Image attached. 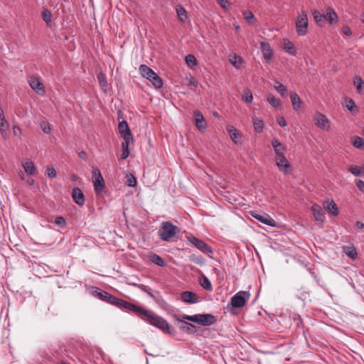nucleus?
<instances>
[{
    "label": "nucleus",
    "mask_w": 364,
    "mask_h": 364,
    "mask_svg": "<svg viewBox=\"0 0 364 364\" xmlns=\"http://www.w3.org/2000/svg\"><path fill=\"white\" fill-rule=\"evenodd\" d=\"M200 285L206 290H212L213 289L210 281L204 275L202 276L200 279Z\"/></svg>",
    "instance_id": "58836bf2"
},
{
    "label": "nucleus",
    "mask_w": 364,
    "mask_h": 364,
    "mask_svg": "<svg viewBox=\"0 0 364 364\" xmlns=\"http://www.w3.org/2000/svg\"><path fill=\"white\" fill-rule=\"evenodd\" d=\"M230 63L237 69L240 68L239 64H241L243 63V60L241 57L234 55L230 58Z\"/></svg>",
    "instance_id": "e433bc0d"
},
{
    "label": "nucleus",
    "mask_w": 364,
    "mask_h": 364,
    "mask_svg": "<svg viewBox=\"0 0 364 364\" xmlns=\"http://www.w3.org/2000/svg\"><path fill=\"white\" fill-rule=\"evenodd\" d=\"M355 227L358 229H363L364 228V223L360 221H357L355 223Z\"/></svg>",
    "instance_id": "0e129e2a"
},
{
    "label": "nucleus",
    "mask_w": 364,
    "mask_h": 364,
    "mask_svg": "<svg viewBox=\"0 0 364 364\" xmlns=\"http://www.w3.org/2000/svg\"><path fill=\"white\" fill-rule=\"evenodd\" d=\"M346 255L351 259H355L357 257V252L355 247H348V250L346 251Z\"/></svg>",
    "instance_id": "09e8293b"
},
{
    "label": "nucleus",
    "mask_w": 364,
    "mask_h": 364,
    "mask_svg": "<svg viewBox=\"0 0 364 364\" xmlns=\"http://www.w3.org/2000/svg\"><path fill=\"white\" fill-rule=\"evenodd\" d=\"M254 15L251 12V11H247L244 13V18L250 21V20L253 19L254 18Z\"/></svg>",
    "instance_id": "4d7b16f0"
},
{
    "label": "nucleus",
    "mask_w": 364,
    "mask_h": 364,
    "mask_svg": "<svg viewBox=\"0 0 364 364\" xmlns=\"http://www.w3.org/2000/svg\"><path fill=\"white\" fill-rule=\"evenodd\" d=\"M46 173L49 178H55L57 176V172L53 167L48 168L46 170Z\"/></svg>",
    "instance_id": "864d4df0"
},
{
    "label": "nucleus",
    "mask_w": 364,
    "mask_h": 364,
    "mask_svg": "<svg viewBox=\"0 0 364 364\" xmlns=\"http://www.w3.org/2000/svg\"><path fill=\"white\" fill-rule=\"evenodd\" d=\"M355 184H356L358 188L360 191L364 192V181H362V180H356L355 181Z\"/></svg>",
    "instance_id": "13d9d810"
},
{
    "label": "nucleus",
    "mask_w": 364,
    "mask_h": 364,
    "mask_svg": "<svg viewBox=\"0 0 364 364\" xmlns=\"http://www.w3.org/2000/svg\"><path fill=\"white\" fill-rule=\"evenodd\" d=\"M183 319L200 323L203 326H210L216 322L215 317L210 314H196L193 316L183 315Z\"/></svg>",
    "instance_id": "39448f33"
},
{
    "label": "nucleus",
    "mask_w": 364,
    "mask_h": 364,
    "mask_svg": "<svg viewBox=\"0 0 364 364\" xmlns=\"http://www.w3.org/2000/svg\"><path fill=\"white\" fill-rule=\"evenodd\" d=\"M275 90L282 96H286L287 87L279 81L275 82Z\"/></svg>",
    "instance_id": "4c0bfd02"
},
{
    "label": "nucleus",
    "mask_w": 364,
    "mask_h": 364,
    "mask_svg": "<svg viewBox=\"0 0 364 364\" xmlns=\"http://www.w3.org/2000/svg\"><path fill=\"white\" fill-rule=\"evenodd\" d=\"M353 83L356 87L357 92L360 93L363 86L364 85V82L362 78L360 76H355L354 77Z\"/></svg>",
    "instance_id": "a19ab883"
},
{
    "label": "nucleus",
    "mask_w": 364,
    "mask_h": 364,
    "mask_svg": "<svg viewBox=\"0 0 364 364\" xmlns=\"http://www.w3.org/2000/svg\"><path fill=\"white\" fill-rule=\"evenodd\" d=\"M296 31L298 36H304L308 33L309 20L307 12L301 11L296 19Z\"/></svg>",
    "instance_id": "423d86ee"
},
{
    "label": "nucleus",
    "mask_w": 364,
    "mask_h": 364,
    "mask_svg": "<svg viewBox=\"0 0 364 364\" xmlns=\"http://www.w3.org/2000/svg\"><path fill=\"white\" fill-rule=\"evenodd\" d=\"M25 172L28 175H33L36 172V167L32 161H27L23 164Z\"/></svg>",
    "instance_id": "473e14b6"
},
{
    "label": "nucleus",
    "mask_w": 364,
    "mask_h": 364,
    "mask_svg": "<svg viewBox=\"0 0 364 364\" xmlns=\"http://www.w3.org/2000/svg\"><path fill=\"white\" fill-rule=\"evenodd\" d=\"M41 128L42 129L43 132L46 133V134L50 133V132L51 130L50 126L48 123H42L41 124Z\"/></svg>",
    "instance_id": "6e6d98bb"
},
{
    "label": "nucleus",
    "mask_w": 364,
    "mask_h": 364,
    "mask_svg": "<svg viewBox=\"0 0 364 364\" xmlns=\"http://www.w3.org/2000/svg\"><path fill=\"white\" fill-rule=\"evenodd\" d=\"M293 320L296 327H301L302 326V320L299 315L294 314L293 316Z\"/></svg>",
    "instance_id": "603ef678"
},
{
    "label": "nucleus",
    "mask_w": 364,
    "mask_h": 364,
    "mask_svg": "<svg viewBox=\"0 0 364 364\" xmlns=\"http://www.w3.org/2000/svg\"><path fill=\"white\" fill-rule=\"evenodd\" d=\"M314 124L323 131H328L331 127V123L328 119L321 112H316L314 117Z\"/></svg>",
    "instance_id": "f8f14e48"
},
{
    "label": "nucleus",
    "mask_w": 364,
    "mask_h": 364,
    "mask_svg": "<svg viewBox=\"0 0 364 364\" xmlns=\"http://www.w3.org/2000/svg\"><path fill=\"white\" fill-rule=\"evenodd\" d=\"M5 120H6V119H5V116L4 114V110L1 108V107H0V122L5 121Z\"/></svg>",
    "instance_id": "338daca9"
},
{
    "label": "nucleus",
    "mask_w": 364,
    "mask_h": 364,
    "mask_svg": "<svg viewBox=\"0 0 364 364\" xmlns=\"http://www.w3.org/2000/svg\"><path fill=\"white\" fill-rule=\"evenodd\" d=\"M94 190L96 194L100 195L103 191L105 184L104 178L98 168L92 171Z\"/></svg>",
    "instance_id": "9d476101"
},
{
    "label": "nucleus",
    "mask_w": 364,
    "mask_h": 364,
    "mask_svg": "<svg viewBox=\"0 0 364 364\" xmlns=\"http://www.w3.org/2000/svg\"><path fill=\"white\" fill-rule=\"evenodd\" d=\"M31 87L38 95H43L46 92L43 84L37 77H31L29 80Z\"/></svg>",
    "instance_id": "2eb2a0df"
},
{
    "label": "nucleus",
    "mask_w": 364,
    "mask_h": 364,
    "mask_svg": "<svg viewBox=\"0 0 364 364\" xmlns=\"http://www.w3.org/2000/svg\"><path fill=\"white\" fill-rule=\"evenodd\" d=\"M181 299L183 302L195 304L198 302V296L193 291H186L181 294Z\"/></svg>",
    "instance_id": "412c9836"
},
{
    "label": "nucleus",
    "mask_w": 364,
    "mask_h": 364,
    "mask_svg": "<svg viewBox=\"0 0 364 364\" xmlns=\"http://www.w3.org/2000/svg\"><path fill=\"white\" fill-rule=\"evenodd\" d=\"M325 21H328L331 24H334L338 21V16L336 13L331 8L326 9V14H324Z\"/></svg>",
    "instance_id": "393cba45"
},
{
    "label": "nucleus",
    "mask_w": 364,
    "mask_h": 364,
    "mask_svg": "<svg viewBox=\"0 0 364 364\" xmlns=\"http://www.w3.org/2000/svg\"><path fill=\"white\" fill-rule=\"evenodd\" d=\"M92 295L97 298H99L102 301H106V302H107L110 304H112L117 307L118 306V303L120 299L117 298V297L111 295L108 292H107L104 290H102L99 288H95V289H94L92 291Z\"/></svg>",
    "instance_id": "6e6552de"
},
{
    "label": "nucleus",
    "mask_w": 364,
    "mask_h": 364,
    "mask_svg": "<svg viewBox=\"0 0 364 364\" xmlns=\"http://www.w3.org/2000/svg\"><path fill=\"white\" fill-rule=\"evenodd\" d=\"M346 107L353 114H357L358 112V107L351 98H346Z\"/></svg>",
    "instance_id": "bb28decb"
},
{
    "label": "nucleus",
    "mask_w": 364,
    "mask_h": 364,
    "mask_svg": "<svg viewBox=\"0 0 364 364\" xmlns=\"http://www.w3.org/2000/svg\"><path fill=\"white\" fill-rule=\"evenodd\" d=\"M186 63L188 67L193 68V66L196 65L197 60L193 55L190 54L186 57Z\"/></svg>",
    "instance_id": "c03bdc74"
},
{
    "label": "nucleus",
    "mask_w": 364,
    "mask_h": 364,
    "mask_svg": "<svg viewBox=\"0 0 364 364\" xmlns=\"http://www.w3.org/2000/svg\"><path fill=\"white\" fill-rule=\"evenodd\" d=\"M272 146L274 149L275 156L285 155L287 152L286 146H283L277 139H274L272 141Z\"/></svg>",
    "instance_id": "5701e85b"
},
{
    "label": "nucleus",
    "mask_w": 364,
    "mask_h": 364,
    "mask_svg": "<svg viewBox=\"0 0 364 364\" xmlns=\"http://www.w3.org/2000/svg\"><path fill=\"white\" fill-rule=\"evenodd\" d=\"M180 229L173 225L169 221L162 222L161 228L159 230V235L164 241H169L174 237L177 232H179Z\"/></svg>",
    "instance_id": "7ed1b4c3"
},
{
    "label": "nucleus",
    "mask_w": 364,
    "mask_h": 364,
    "mask_svg": "<svg viewBox=\"0 0 364 364\" xmlns=\"http://www.w3.org/2000/svg\"><path fill=\"white\" fill-rule=\"evenodd\" d=\"M217 3L225 10L228 9L229 2L228 0H216Z\"/></svg>",
    "instance_id": "5fc2aeb1"
},
{
    "label": "nucleus",
    "mask_w": 364,
    "mask_h": 364,
    "mask_svg": "<svg viewBox=\"0 0 364 364\" xmlns=\"http://www.w3.org/2000/svg\"><path fill=\"white\" fill-rule=\"evenodd\" d=\"M312 15L314 17V21L318 23L319 26L321 25L323 22H325V16L324 14H321L318 11L314 10L312 12Z\"/></svg>",
    "instance_id": "c9c22d12"
},
{
    "label": "nucleus",
    "mask_w": 364,
    "mask_h": 364,
    "mask_svg": "<svg viewBox=\"0 0 364 364\" xmlns=\"http://www.w3.org/2000/svg\"><path fill=\"white\" fill-rule=\"evenodd\" d=\"M189 259L199 265H203L204 264V259L201 256L196 255L195 254H192L189 257Z\"/></svg>",
    "instance_id": "37998d69"
},
{
    "label": "nucleus",
    "mask_w": 364,
    "mask_h": 364,
    "mask_svg": "<svg viewBox=\"0 0 364 364\" xmlns=\"http://www.w3.org/2000/svg\"><path fill=\"white\" fill-rule=\"evenodd\" d=\"M290 99L291 101L292 106L295 110H298L300 108L301 100L299 96L295 93H291Z\"/></svg>",
    "instance_id": "c85d7f7f"
},
{
    "label": "nucleus",
    "mask_w": 364,
    "mask_h": 364,
    "mask_svg": "<svg viewBox=\"0 0 364 364\" xmlns=\"http://www.w3.org/2000/svg\"><path fill=\"white\" fill-rule=\"evenodd\" d=\"M173 317L182 331L188 333H194L196 331V326L187 322V319H183V316H182V318H181L178 315L173 314Z\"/></svg>",
    "instance_id": "9b49d317"
},
{
    "label": "nucleus",
    "mask_w": 364,
    "mask_h": 364,
    "mask_svg": "<svg viewBox=\"0 0 364 364\" xmlns=\"http://www.w3.org/2000/svg\"><path fill=\"white\" fill-rule=\"evenodd\" d=\"M277 122L279 124V126H281L282 127L287 126V122L283 117L278 118Z\"/></svg>",
    "instance_id": "680f3d73"
},
{
    "label": "nucleus",
    "mask_w": 364,
    "mask_h": 364,
    "mask_svg": "<svg viewBox=\"0 0 364 364\" xmlns=\"http://www.w3.org/2000/svg\"><path fill=\"white\" fill-rule=\"evenodd\" d=\"M140 74L152 82L153 85L159 89L163 86L161 78L149 67L146 65H141L139 68Z\"/></svg>",
    "instance_id": "20e7f679"
},
{
    "label": "nucleus",
    "mask_w": 364,
    "mask_h": 364,
    "mask_svg": "<svg viewBox=\"0 0 364 364\" xmlns=\"http://www.w3.org/2000/svg\"><path fill=\"white\" fill-rule=\"evenodd\" d=\"M228 132L234 143L237 144L238 141L237 139L239 136H240L239 131L234 127L231 126L228 128Z\"/></svg>",
    "instance_id": "72a5a7b5"
},
{
    "label": "nucleus",
    "mask_w": 364,
    "mask_h": 364,
    "mask_svg": "<svg viewBox=\"0 0 364 364\" xmlns=\"http://www.w3.org/2000/svg\"><path fill=\"white\" fill-rule=\"evenodd\" d=\"M42 17H43V19L45 21V22L47 24H49V23L51 21V17H52L50 11L49 10H48L47 9H43V11L42 12Z\"/></svg>",
    "instance_id": "49530a36"
},
{
    "label": "nucleus",
    "mask_w": 364,
    "mask_h": 364,
    "mask_svg": "<svg viewBox=\"0 0 364 364\" xmlns=\"http://www.w3.org/2000/svg\"><path fill=\"white\" fill-rule=\"evenodd\" d=\"M267 100L273 107L275 108L278 107L280 105L279 99L277 98L273 95H269Z\"/></svg>",
    "instance_id": "ea45409f"
},
{
    "label": "nucleus",
    "mask_w": 364,
    "mask_h": 364,
    "mask_svg": "<svg viewBox=\"0 0 364 364\" xmlns=\"http://www.w3.org/2000/svg\"><path fill=\"white\" fill-rule=\"evenodd\" d=\"M323 207L326 211L333 216H338L339 214L336 203L333 200H326L323 202Z\"/></svg>",
    "instance_id": "aec40b11"
},
{
    "label": "nucleus",
    "mask_w": 364,
    "mask_h": 364,
    "mask_svg": "<svg viewBox=\"0 0 364 364\" xmlns=\"http://www.w3.org/2000/svg\"><path fill=\"white\" fill-rule=\"evenodd\" d=\"M188 85H193L194 87L198 86V82L196 80V79L193 77H191L189 80Z\"/></svg>",
    "instance_id": "e2e57ef3"
},
{
    "label": "nucleus",
    "mask_w": 364,
    "mask_h": 364,
    "mask_svg": "<svg viewBox=\"0 0 364 364\" xmlns=\"http://www.w3.org/2000/svg\"><path fill=\"white\" fill-rule=\"evenodd\" d=\"M9 129V123L6 120L0 122V132L4 139L7 138L6 130Z\"/></svg>",
    "instance_id": "79ce46f5"
},
{
    "label": "nucleus",
    "mask_w": 364,
    "mask_h": 364,
    "mask_svg": "<svg viewBox=\"0 0 364 364\" xmlns=\"http://www.w3.org/2000/svg\"><path fill=\"white\" fill-rule=\"evenodd\" d=\"M78 156L80 158L82 159L83 160L87 159V154L85 151H82L78 154Z\"/></svg>",
    "instance_id": "69168bd1"
},
{
    "label": "nucleus",
    "mask_w": 364,
    "mask_h": 364,
    "mask_svg": "<svg viewBox=\"0 0 364 364\" xmlns=\"http://www.w3.org/2000/svg\"><path fill=\"white\" fill-rule=\"evenodd\" d=\"M349 171L356 176H364V166L358 167L355 166H350L348 168Z\"/></svg>",
    "instance_id": "f704fd0d"
},
{
    "label": "nucleus",
    "mask_w": 364,
    "mask_h": 364,
    "mask_svg": "<svg viewBox=\"0 0 364 364\" xmlns=\"http://www.w3.org/2000/svg\"><path fill=\"white\" fill-rule=\"evenodd\" d=\"M282 48L289 55L295 56L296 55V48L294 44L287 38H284L282 41Z\"/></svg>",
    "instance_id": "4be33fe9"
},
{
    "label": "nucleus",
    "mask_w": 364,
    "mask_h": 364,
    "mask_svg": "<svg viewBox=\"0 0 364 364\" xmlns=\"http://www.w3.org/2000/svg\"><path fill=\"white\" fill-rule=\"evenodd\" d=\"M187 240L203 253L207 254L208 255L213 254L212 247L203 240H200L193 235L188 236Z\"/></svg>",
    "instance_id": "0eeeda50"
},
{
    "label": "nucleus",
    "mask_w": 364,
    "mask_h": 364,
    "mask_svg": "<svg viewBox=\"0 0 364 364\" xmlns=\"http://www.w3.org/2000/svg\"><path fill=\"white\" fill-rule=\"evenodd\" d=\"M133 141H124L122 143V153L121 154V159H126L129 155V146L131 142Z\"/></svg>",
    "instance_id": "7c9ffc66"
},
{
    "label": "nucleus",
    "mask_w": 364,
    "mask_h": 364,
    "mask_svg": "<svg viewBox=\"0 0 364 364\" xmlns=\"http://www.w3.org/2000/svg\"><path fill=\"white\" fill-rule=\"evenodd\" d=\"M251 215L257 219L258 221L261 222L262 223L267 225L270 227H276L277 223L275 220L272 218L269 215L267 214H259L257 213H251Z\"/></svg>",
    "instance_id": "4468645a"
},
{
    "label": "nucleus",
    "mask_w": 364,
    "mask_h": 364,
    "mask_svg": "<svg viewBox=\"0 0 364 364\" xmlns=\"http://www.w3.org/2000/svg\"><path fill=\"white\" fill-rule=\"evenodd\" d=\"M252 122H253L255 131L257 133H261L262 132V130H263V128H264L263 121L259 119H258L256 117H254L252 118Z\"/></svg>",
    "instance_id": "2f4dec72"
},
{
    "label": "nucleus",
    "mask_w": 364,
    "mask_h": 364,
    "mask_svg": "<svg viewBox=\"0 0 364 364\" xmlns=\"http://www.w3.org/2000/svg\"><path fill=\"white\" fill-rule=\"evenodd\" d=\"M243 99L246 102L250 103L253 100V96L250 90L245 92Z\"/></svg>",
    "instance_id": "3c124183"
},
{
    "label": "nucleus",
    "mask_w": 364,
    "mask_h": 364,
    "mask_svg": "<svg viewBox=\"0 0 364 364\" xmlns=\"http://www.w3.org/2000/svg\"><path fill=\"white\" fill-rule=\"evenodd\" d=\"M342 33L346 36H350L352 34L350 27L346 26L342 28Z\"/></svg>",
    "instance_id": "bf43d9fd"
},
{
    "label": "nucleus",
    "mask_w": 364,
    "mask_h": 364,
    "mask_svg": "<svg viewBox=\"0 0 364 364\" xmlns=\"http://www.w3.org/2000/svg\"><path fill=\"white\" fill-rule=\"evenodd\" d=\"M311 210L316 221L323 223L326 217L322 208L319 205L315 203L311 205Z\"/></svg>",
    "instance_id": "a211bd4d"
},
{
    "label": "nucleus",
    "mask_w": 364,
    "mask_h": 364,
    "mask_svg": "<svg viewBox=\"0 0 364 364\" xmlns=\"http://www.w3.org/2000/svg\"><path fill=\"white\" fill-rule=\"evenodd\" d=\"M117 307L134 312L141 319L158 328L164 333L171 335H173L176 333L175 329L164 318L156 315L151 311L144 309L139 306L122 299H119Z\"/></svg>",
    "instance_id": "f03ea898"
},
{
    "label": "nucleus",
    "mask_w": 364,
    "mask_h": 364,
    "mask_svg": "<svg viewBox=\"0 0 364 364\" xmlns=\"http://www.w3.org/2000/svg\"><path fill=\"white\" fill-rule=\"evenodd\" d=\"M97 80L100 85L101 89L104 92H107V82L106 75L103 73H100L97 75Z\"/></svg>",
    "instance_id": "cd10ccee"
},
{
    "label": "nucleus",
    "mask_w": 364,
    "mask_h": 364,
    "mask_svg": "<svg viewBox=\"0 0 364 364\" xmlns=\"http://www.w3.org/2000/svg\"><path fill=\"white\" fill-rule=\"evenodd\" d=\"M13 132H14V134L15 136H20V135H21V128H20L18 126H17V125H14V126L13 127Z\"/></svg>",
    "instance_id": "052dcab7"
},
{
    "label": "nucleus",
    "mask_w": 364,
    "mask_h": 364,
    "mask_svg": "<svg viewBox=\"0 0 364 364\" xmlns=\"http://www.w3.org/2000/svg\"><path fill=\"white\" fill-rule=\"evenodd\" d=\"M55 223L60 228H64L66 225V221L62 216L56 217L55 219Z\"/></svg>",
    "instance_id": "8fccbe9b"
},
{
    "label": "nucleus",
    "mask_w": 364,
    "mask_h": 364,
    "mask_svg": "<svg viewBox=\"0 0 364 364\" xmlns=\"http://www.w3.org/2000/svg\"><path fill=\"white\" fill-rule=\"evenodd\" d=\"M72 198L74 202L79 206H83L85 201V198L83 192L77 187L73 189Z\"/></svg>",
    "instance_id": "6ab92c4d"
},
{
    "label": "nucleus",
    "mask_w": 364,
    "mask_h": 364,
    "mask_svg": "<svg viewBox=\"0 0 364 364\" xmlns=\"http://www.w3.org/2000/svg\"><path fill=\"white\" fill-rule=\"evenodd\" d=\"M275 162L281 171L285 174L289 173L288 168L290 167V164L285 157V155L275 156Z\"/></svg>",
    "instance_id": "dca6fc26"
},
{
    "label": "nucleus",
    "mask_w": 364,
    "mask_h": 364,
    "mask_svg": "<svg viewBox=\"0 0 364 364\" xmlns=\"http://www.w3.org/2000/svg\"><path fill=\"white\" fill-rule=\"evenodd\" d=\"M117 307L134 312L141 319L158 328L164 333L171 335H173L176 333L175 329L164 318L156 315L151 311L144 309L139 306L122 299H119Z\"/></svg>",
    "instance_id": "f257e3e1"
},
{
    "label": "nucleus",
    "mask_w": 364,
    "mask_h": 364,
    "mask_svg": "<svg viewBox=\"0 0 364 364\" xmlns=\"http://www.w3.org/2000/svg\"><path fill=\"white\" fill-rule=\"evenodd\" d=\"M139 287L143 290L144 291H146V289L148 288V287L145 286V285H143V284H141V285H139Z\"/></svg>",
    "instance_id": "774afa93"
},
{
    "label": "nucleus",
    "mask_w": 364,
    "mask_h": 364,
    "mask_svg": "<svg viewBox=\"0 0 364 364\" xmlns=\"http://www.w3.org/2000/svg\"><path fill=\"white\" fill-rule=\"evenodd\" d=\"M119 132L124 141H133V136L128 126L127 122L125 120L120 122L118 124Z\"/></svg>",
    "instance_id": "ddd939ff"
},
{
    "label": "nucleus",
    "mask_w": 364,
    "mask_h": 364,
    "mask_svg": "<svg viewBox=\"0 0 364 364\" xmlns=\"http://www.w3.org/2000/svg\"><path fill=\"white\" fill-rule=\"evenodd\" d=\"M150 260L155 264L159 266V267H165L166 263L163 258L156 254H152L150 255L149 257Z\"/></svg>",
    "instance_id": "c756f323"
},
{
    "label": "nucleus",
    "mask_w": 364,
    "mask_h": 364,
    "mask_svg": "<svg viewBox=\"0 0 364 364\" xmlns=\"http://www.w3.org/2000/svg\"><path fill=\"white\" fill-rule=\"evenodd\" d=\"M127 184L130 187H134L136 185V179L133 174H129L127 176Z\"/></svg>",
    "instance_id": "de8ad7c7"
},
{
    "label": "nucleus",
    "mask_w": 364,
    "mask_h": 364,
    "mask_svg": "<svg viewBox=\"0 0 364 364\" xmlns=\"http://www.w3.org/2000/svg\"><path fill=\"white\" fill-rule=\"evenodd\" d=\"M353 145L358 149H362L364 146V139L360 136H355L353 141Z\"/></svg>",
    "instance_id": "a18cd8bd"
},
{
    "label": "nucleus",
    "mask_w": 364,
    "mask_h": 364,
    "mask_svg": "<svg viewBox=\"0 0 364 364\" xmlns=\"http://www.w3.org/2000/svg\"><path fill=\"white\" fill-rule=\"evenodd\" d=\"M176 11L178 19L181 22L185 23L188 19V14H187V11H186V9L183 7H182L181 6H178L176 8Z\"/></svg>",
    "instance_id": "a878e982"
},
{
    "label": "nucleus",
    "mask_w": 364,
    "mask_h": 364,
    "mask_svg": "<svg viewBox=\"0 0 364 364\" xmlns=\"http://www.w3.org/2000/svg\"><path fill=\"white\" fill-rule=\"evenodd\" d=\"M260 46L264 58L267 61H269L273 55V50L271 48L269 43L260 42Z\"/></svg>",
    "instance_id": "b1692460"
},
{
    "label": "nucleus",
    "mask_w": 364,
    "mask_h": 364,
    "mask_svg": "<svg viewBox=\"0 0 364 364\" xmlns=\"http://www.w3.org/2000/svg\"><path fill=\"white\" fill-rule=\"evenodd\" d=\"M250 293L247 291H240L235 294L231 299L230 304L234 308H242L250 299Z\"/></svg>",
    "instance_id": "1a4fd4ad"
},
{
    "label": "nucleus",
    "mask_w": 364,
    "mask_h": 364,
    "mask_svg": "<svg viewBox=\"0 0 364 364\" xmlns=\"http://www.w3.org/2000/svg\"><path fill=\"white\" fill-rule=\"evenodd\" d=\"M193 115H194L195 124H196L197 129L200 132H204L206 129L207 124H206V122H205V119L203 115L199 111H195L193 113Z\"/></svg>",
    "instance_id": "f3484780"
}]
</instances>
